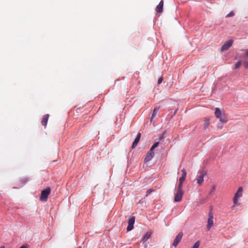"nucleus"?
I'll return each mask as SVG.
<instances>
[{"label":"nucleus","instance_id":"1","mask_svg":"<svg viewBox=\"0 0 248 248\" xmlns=\"http://www.w3.org/2000/svg\"><path fill=\"white\" fill-rule=\"evenodd\" d=\"M215 115L216 118L219 119L222 123H226L228 121L227 117L225 113H222L219 108H215Z\"/></svg>","mask_w":248,"mask_h":248},{"label":"nucleus","instance_id":"2","mask_svg":"<svg viewBox=\"0 0 248 248\" xmlns=\"http://www.w3.org/2000/svg\"><path fill=\"white\" fill-rule=\"evenodd\" d=\"M159 145V142H156L154 143V144L151 147L150 150L147 152L146 155L144 158V161L145 162H148L150 161L154 157L155 154L153 152V150L157 147Z\"/></svg>","mask_w":248,"mask_h":248},{"label":"nucleus","instance_id":"3","mask_svg":"<svg viewBox=\"0 0 248 248\" xmlns=\"http://www.w3.org/2000/svg\"><path fill=\"white\" fill-rule=\"evenodd\" d=\"M51 189L49 187H47L46 189L43 190L41 192V196L40 200L41 201H46L48 195L50 194Z\"/></svg>","mask_w":248,"mask_h":248},{"label":"nucleus","instance_id":"4","mask_svg":"<svg viewBox=\"0 0 248 248\" xmlns=\"http://www.w3.org/2000/svg\"><path fill=\"white\" fill-rule=\"evenodd\" d=\"M213 214L211 210L209 212L208 214V218L207 220V229L209 231L214 224L213 221Z\"/></svg>","mask_w":248,"mask_h":248},{"label":"nucleus","instance_id":"5","mask_svg":"<svg viewBox=\"0 0 248 248\" xmlns=\"http://www.w3.org/2000/svg\"><path fill=\"white\" fill-rule=\"evenodd\" d=\"M135 221V217L134 216L131 217L128 221V226L127 227V231H130L134 228Z\"/></svg>","mask_w":248,"mask_h":248},{"label":"nucleus","instance_id":"6","mask_svg":"<svg viewBox=\"0 0 248 248\" xmlns=\"http://www.w3.org/2000/svg\"><path fill=\"white\" fill-rule=\"evenodd\" d=\"M243 188L242 187H239L236 193H235L233 198L234 204H236L238 202V199L241 197L242 195Z\"/></svg>","mask_w":248,"mask_h":248},{"label":"nucleus","instance_id":"7","mask_svg":"<svg viewBox=\"0 0 248 248\" xmlns=\"http://www.w3.org/2000/svg\"><path fill=\"white\" fill-rule=\"evenodd\" d=\"M183 194V190H177V192L175 194L174 201L175 202H180L182 199Z\"/></svg>","mask_w":248,"mask_h":248},{"label":"nucleus","instance_id":"8","mask_svg":"<svg viewBox=\"0 0 248 248\" xmlns=\"http://www.w3.org/2000/svg\"><path fill=\"white\" fill-rule=\"evenodd\" d=\"M183 233L182 232H180L176 237H175L172 246L174 247H176V246L178 245L179 243L181 241L182 238L183 237Z\"/></svg>","mask_w":248,"mask_h":248},{"label":"nucleus","instance_id":"9","mask_svg":"<svg viewBox=\"0 0 248 248\" xmlns=\"http://www.w3.org/2000/svg\"><path fill=\"white\" fill-rule=\"evenodd\" d=\"M183 233L182 232H180L176 237H175L172 246L174 247H176V246L178 245L179 243L181 241L182 238L183 237Z\"/></svg>","mask_w":248,"mask_h":248},{"label":"nucleus","instance_id":"10","mask_svg":"<svg viewBox=\"0 0 248 248\" xmlns=\"http://www.w3.org/2000/svg\"><path fill=\"white\" fill-rule=\"evenodd\" d=\"M232 43L233 41L232 40H230L227 42H225L224 44L222 46L221 48V51H224L225 50H227L229 47H230L232 46Z\"/></svg>","mask_w":248,"mask_h":248},{"label":"nucleus","instance_id":"11","mask_svg":"<svg viewBox=\"0 0 248 248\" xmlns=\"http://www.w3.org/2000/svg\"><path fill=\"white\" fill-rule=\"evenodd\" d=\"M141 137V134L140 133H138L137 137L135 139L134 142H133L132 145V148L134 149L137 145L138 142H139Z\"/></svg>","mask_w":248,"mask_h":248},{"label":"nucleus","instance_id":"12","mask_svg":"<svg viewBox=\"0 0 248 248\" xmlns=\"http://www.w3.org/2000/svg\"><path fill=\"white\" fill-rule=\"evenodd\" d=\"M205 175V173L202 172L201 174L197 178V182L199 185H201L204 181V176Z\"/></svg>","mask_w":248,"mask_h":248},{"label":"nucleus","instance_id":"13","mask_svg":"<svg viewBox=\"0 0 248 248\" xmlns=\"http://www.w3.org/2000/svg\"><path fill=\"white\" fill-rule=\"evenodd\" d=\"M163 5H164L163 0H161L156 8V10L157 12H158L159 13H161L162 12Z\"/></svg>","mask_w":248,"mask_h":248},{"label":"nucleus","instance_id":"14","mask_svg":"<svg viewBox=\"0 0 248 248\" xmlns=\"http://www.w3.org/2000/svg\"><path fill=\"white\" fill-rule=\"evenodd\" d=\"M49 116V114H46L45 115H44L43 116V119L42 120V121H41L42 124L43 126H44L45 127H46V126Z\"/></svg>","mask_w":248,"mask_h":248},{"label":"nucleus","instance_id":"15","mask_svg":"<svg viewBox=\"0 0 248 248\" xmlns=\"http://www.w3.org/2000/svg\"><path fill=\"white\" fill-rule=\"evenodd\" d=\"M182 172L181 176L179 178V181L184 182L186 176V171L185 169H183L182 170Z\"/></svg>","mask_w":248,"mask_h":248},{"label":"nucleus","instance_id":"16","mask_svg":"<svg viewBox=\"0 0 248 248\" xmlns=\"http://www.w3.org/2000/svg\"><path fill=\"white\" fill-rule=\"evenodd\" d=\"M158 109H159V107L158 108H155V109H154V111H153V113L152 114V115L150 118V121L151 122H152V121L153 120L154 118L155 117V116L157 114V113H158Z\"/></svg>","mask_w":248,"mask_h":248},{"label":"nucleus","instance_id":"17","mask_svg":"<svg viewBox=\"0 0 248 248\" xmlns=\"http://www.w3.org/2000/svg\"><path fill=\"white\" fill-rule=\"evenodd\" d=\"M151 236L150 232H146L142 238V241L143 242H146Z\"/></svg>","mask_w":248,"mask_h":248},{"label":"nucleus","instance_id":"18","mask_svg":"<svg viewBox=\"0 0 248 248\" xmlns=\"http://www.w3.org/2000/svg\"><path fill=\"white\" fill-rule=\"evenodd\" d=\"M210 124V121L208 119H206L204 121V128L205 129L208 128Z\"/></svg>","mask_w":248,"mask_h":248},{"label":"nucleus","instance_id":"19","mask_svg":"<svg viewBox=\"0 0 248 248\" xmlns=\"http://www.w3.org/2000/svg\"><path fill=\"white\" fill-rule=\"evenodd\" d=\"M243 50L245 52L244 54H242L241 57V58L245 59L246 57H248V49H244Z\"/></svg>","mask_w":248,"mask_h":248},{"label":"nucleus","instance_id":"20","mask_svg":"<svg viewBox=\"0 0 248 248\" xmlns=\"http://www.w3.org/2000/svg\"><path fill=\"white\" fill-rule=\"evenodd\" d=\"M184 182L179 181V185L177 187V190H183L182 186Z\"/></svg>","mask_w":248,"mask_h":248},{"label":"nucleus","instance_id":"21","mask_svg":"<svg viewBox=\"0 0 248 248\" xmlns=\"http://www.w3.org/2000/svg\"><path fill=\"white\" fill-rule=\"evenodd\" d=\"M200 245V242L199 241H197L195 243L194 245L191 248H199Z\"/></svg>","mask_w":248,"mask_h":248},{"label":"nucleus","instance_id":"22","mask_svg":"<svg viewBox=\"0 0 248 248\" xmlns=\"http://www.w3.org/2000/svg\"><path fill=\"white\" fill-rule=\"evenodd\" d=\"M216 189V186L215 185H213L211 186V189L210 191V194L212 195V193L215 191Z\"/></svg>","mask_w":248,"mask_h":248},{"label":"nucleus","instance_id":"23","mask_svg":"<svg viewBox=\"0 0 248 248\" xmlns=\"http://www.w3.org/2000/svg\"><path fill=\"white\" fill-rule=\"evenodd\" d=\"M241 64V61H239L238 62H236V63L235 64V69L238 68L240 65Z\"/></svg>","mask_w":248,"mask_h":248},{"label":"nucleus","instance_id":"24","mask_svg":"<svg viewBox=\"0 0 248 248\" xmlns=\"http://www.w3.org/2000/svg\"><path fill=\"white\" fill-rule=\"evenodd\" d=\"M153 191H154V190L153 189H152V188L148 189L146 191V194L145 195V197H147L150 194H151Z\"/></svg>","mask_w":248,"mask_h":248},{"label":"nucleus","instance_id":"25","mask_svg":"<svg viewBox=\"0 0 248 248\" xmlns=\"http://www.w3.org/2000/svg\"><path fill=\"white\" fill-rule=\"evenodd\" d=\"M234 16V13H233V12L232 11L229 14H228L227 16H226V17H232Z\"/></svg>","mask_w":248,"mask_h":248},{"label":"nucleus","instance_id":"26","mask_svg":"<svg viewBox=\"0 0 248 248\" xmlns=\"http://www.w3.org/2000/svg\"><path fill=\"white\" fill-rule=\"evenodd\" d=\"M243 64H244V66H245V67L246 68H248V61H245L243 62Z\"/></svg>","mask_w":248,"mask_h":248},{"label":"nucleus","instance_id":"27","mask_svg":"<svg viewBox=\"0 0 248 248\" xmlns=\"http://www.w3.org/2000/svg\"><path fill=\"white\" fill-rule=\"evenodd\" d=\"M162 81H163V78L161 77V78H159V79H158V81H157L158 84H160V83H162Z\"/></svg>","mask_w":248,"mask_h":248},{"label":"nucleus","instance_id":"28","mask_svg":"<svg viewBox=\"0 0 248 248\" xmlns=\"http://www.w3.org/2000/svg\"><path fill=\"white\" fill-rule=\"evenodd\" d=\"M19 248H27V246L25 245H23L21 246Z\"/></svg>","mask_w":248,"mask_h":248},{"label":"nucleus","instance_id":"29","mask_svg":"<svg viewBox=\"0 0 248 248\" xmlns=\"http://www.w3.org/2000/svg\"><path fill=\"white\" fill-rule=\"evenodd\" d=\"M0 248H5V247H4V246H1V247H0Z\"/></svg>","mask_w":248,"mask_h":248},{"label":"nucleus","instance_id":"30","mask_svg":"<svg viewBox=\"0 0 248 248\" xmlns=\"http://www.w3.org/2000/svg\"><path fill=\"white\" fill-rule=\"evenodd\" d=\"M162 138H163V136L161 137L160 139H161Z\"/></svg>","mask_w":248,"mask_h":248}]
</instances>
